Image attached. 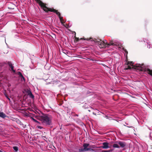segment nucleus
Instances as JSON below:
<instances>
[{"mask_svg": "<svg viewBox=\"0 0 152 152\" xmlns=\"http://www.w3.org/2000/svg\"><path fill=\"white\" fill-rule=\"evenodd\" d=\"M132 69L146 72L152 76V70L146 68L143 64H137L134 65L132 62H128L127 64V68L125 69Z\"/></svg>", "mask_w": 152, "mask_h": 152, "instance_id": "1", "label": "nucleus"}, {"mask_svg": "<svg viewBox=\"0 0 152 152\" xmlns=\"http://www.w3.org/2000/svg\"><path fill=\"white\" fill-rule=\"evenodd\" d=\"M37 3L39 4L45 12H48V11H50L56 13L58 17L61 16L60 13L58 10H55L53 8H49L48 7L46 6V4L42 2L40 0H38Z\"/></svg>", "mask_w": 152, "mask_h": 152, "instance_id": "2", "label": "nucleus"}, {"mask_svg": "<svg viewBox=\"0 0 152 152\" xmlns=\"http://www.w3.org/2000/svg\"><path fill=\"white\" fill-rule=\"evenodd\" d=\"M37 3L39 4L45 12H48V11H50L56 13L58 17L61 16L60 13L58 10H55L53 8H49L48 7L46 6V4L42 2L40 0H38Z\"/></svg>", "mask_w": 152, "mask_h": 152, "instance_id": "3", "label": "nucleus"}, {"mask_svg": "<svg viewBox=\"0 0 152 152\" xmlns=\"http://www.w3.org/2000/svg\"><path fill=\"white\" fill-rule=\"evenodd\" d=\"M37 119L41 121L43 124H50L51 122V119L47 115H43L42 116H37Z\"/></svg>", "mask_w": 152, "mask_h": 152, "instance_id": "4", "label": "nucleus"}, {"mask_svg": "<svg viewBox=\"0 0 152 152\" xmlns=\"http://www.w3.org/2000/svg\"><path fill=\"white\" fill-rule=\"evenodd\" d=\"M89 146V144L87 143L84 144L83 145V148L79 149V151L81 152L86 151H95L94 150L90 148H88Z\"/></svg>", "mask_w": 152, "mask_h": 152, "instance_id": "5", "label": "nucleus"}, {"mask_svg": "<svg viewBox=\"0 0 152 152\" xmlns=\"http://www.w3.org/2000/svg\"><path fill=\"white\" fill-rule=\"evenodd\" d=\"M8 8L10 9H14L16 7V6L14 4L10 3L8 2L7 3Z\"/></svg>", "mask_w": 152, "mask_h": 152, "instance_id": "6", "label": "nucleus"}, {"mask_svg": "<svg viewBox=\"0 0 152 152\" xmlns=\"http://www.w3.org/2000/svg\"><path fill=\"white\" fill-rule=\"evenodd\" d=\"M103 146H102V148H107L109 147L108 146V144L107 142H104L103 144Z\"/></svg>", "mask_w": 152, "mask_h": 152, "instance_id": "7", "label": "nucleus"}, {"mask_svg": "<svg viewBox=\"0 0 152 152\" xmlns=\"http://www.w3.org/2000/svg\"><path fill=\"white\" fill-rule=\"evenodd\" d=\"M106 43L107 42L106 41H103L101 42H99V44H100L102 47H103L105 46Z\"/></svg>", "mask_w": 152, "mask_h": 152, "instance_id": "8", "label": "nucleus"}, {"mask_svg": "<svg viewBox=\"0 0 152 152\" xmlns=\"http://www.w3.org/2000/svg\"><path fill=\"white\" fill-rule=\"evenodd\" d=\"M118 144L120 145V146L122 147H124L125 146V144L122 142H118Z\"/></svg>", "mask_w": 152, "mask_h": 152, "instance_id": "9", "label": "nucleus"}, {"mask_svg": "<svg viewBox=\"0 0 152 152\" xmlns=\"http://www.w3.org/2000/svg\"><path fill=\"white\" fill-rule=\"evenodd\" d=\"M9 65L10 66V67L11 68V70L13 72H15V71L14 70V69H13L14 67L12 66V64L11 63H9Z\"/></svg>", "mask_w": 152, "mask_h": 152, "instance_id": "10", "label": "nucleus"}, {"mask_svg": "<svg viewBox=\"0 0 152 152\" xmlns=\"http://www.w3.org/2000/svg\"><path fill=\"white\" fill-rule=\"evenodd\" d=\"M9 65L10 66V67L11 68V70L13 72H15V71L14 70V69H13L14 67L12 66V64L11 63H9Z\"/></svg>", "mask_w": 152, "mask_h": 152, "instance_id": "11", "label": "nucleus"}, {"mask_svg": "<svg viewBox=\"0 0 152 152\" xmlns=\"http://www.w3.org/2000/svg\"><path fill=\"white\" fill-rule=\"evenodd\" d=\"M6 115L3 112H0V117L4 118L6 117Z\"/></svg>", "mask_w": 152, "mask_h": 152, "instance_id": "12", "label": "nucleus"}, {"mask_svg": "<svg viewBox=\"0 0 152 152\" xmlns=\"http://www.w3.org/2000/svg\"><path fill=\"white\" fill-rule=\"evenodd\" d=\"M59 17V18L60 19V20L61 23H62V24H63L64 23V22L63 21L64 20H63V17H61V16L60 17Z\"/></svg>", "mask_w": 152, "mask_h": 152, "instance_id": "13", "label": "nucleus"}, {"mask_svg": "<svg viewBox=\"0 0 152 152\" xmlns=\"http://www.w3.org/2000/svg\"><path fill=\"white\" fill-rule=\"evenodd\" d=\"M113 146L114 148H119V146L116 143H115L113 145Z\"/></svg>", "mask_w": 152, "mask_h": 152, "instance_id": "14", "label": "nucleus"}, {"mask_svg": "<svg viewBox=\"0 0 152 152\" xmlns=\"http://www.w3.org/2000/svg\"><path fill=\"white\" fill-rule=\"evenodd\" d=\"M28 94L30 96L31 98H34V96L32 95V94L31 93V92L30 91H28Z\"/></svg>", "mask_w": 152, "mask_h": 152, "instance_id": "15", "label": "nucleus"}, {"mask_svg": "<svg viewBox=\"0 0 152 152\" xmlns=\"http://www.w3.org/2000/svg\"><path fill=\"white\" fill-rule=\"evenodd\" d=\"M13 149L16 152L18 150V148L17 147H13Z\"/></svg>", "mask_w": 152, "mask_h": 152, "instance_id": "16", "label": "nucleus"}, {"mask_svg": "<svg viewBox=\"0 0 152 152\" xmlns=\"http://www.w3.org/2000/svg\"><path fill=\"white\" fill-rule=\"evenodd\" d=\"M21 79H23L24 81H25V78H24V77H23V75H22L21 77Z\"/></svg>", "mask_w": 152, "mask_h": 152, "instance_id": "17", "label": "nucleus"}, {"mask_svg": "<svg viewBox=\"0 0 152 152\" xmlns=\"http://www.w3.org/2000/svg\"><path fill=\"white\" fill-rule=\"evenodd\" d=\"M37 128L38 129H41L42 128V127L41 126H37Z\"/></svg>", "mask_w": 152, "mask_h": 152, "instance_id": "18", "label": "nucleus"}, {"mask_svg": "<svg viewBox=\"0 0 152 152\" xmlns=\"http://www.w3.org/2000/svg\"><path fill=\"white\" fill-rule=\"evenodd\" d=\"M74 33H75V34H74V38H79L78 37H76V33L75 32H74Z\"/></svg>", "mask_w": 152, "mask_h": 152, "instance_id": "19", "label": "nucleus"}, {"mask_svg": "<svg viewBox=\"0 0 152 152\" xmlns=\"http://www.w3.org/2000/svg\"><path fill=\"white\" fill-rule=\"evenodd\" d=\"M18 75H19L20 76V77H21V76L22 75V74H21V72H19L18 73Z\"/></svg>", "mask_w": 152, "mask_h": 152, "instance_id": "20", "label": "nucleus"}, {"mask_svg": "<svg viewBox=\"0 0 152 152\" xmlns=\"http://www.w3.org/2000/svg\"><path fill=\"white\" fill-rule=\"evenodd\" d=\"M33 120V121H34L35 122H37V123H38V121H37V120H36L35 119H34V118H32Z\"/></svg>", "mask_w": 152, "mask_h": 152, "instance_id": "21", "label": "nucleus"}, {"mask_svg": "<svg viewBox=\"0 0 152 152\" xmlns=\"http://www.w3.org/2000/svg\"><path fill=\"white\" fill-rule=\"evenodd\" d=\"M110 45H116V44H114V43H111L110 44Z\"/></svg>", "mask_w": 152, "mask_h": 152, "instance_id": "22", "label": "nucleus"}, {"mask_svg": "<svg viewBox=\"0 0 152 152\" xmlns=\"http://www.w3.org/2000/svg\"><path fill=\"white\" fill-rule=\"evenodd\" d=\"M38 0H35V1L37 2L38 1Z\"/></svg>", "mask_w": 152, "mask_h": 152, "instance_id": "23", "label": "nucleus"}, {"mask_svg": "<svg viewBox=\"0 0 152 152\" xmlns=\"http://www.w3.org/2000/svg\"><path fill=\"white\" fill-rule=\"evenodd\" d=\"M7 97V98H8V99L9 100H10V99L8 97Z\"/></svg>", "mask_w": 152, "mask_h": 152, "instance_id": "24", "label": "nucleus"}, {"mask_svg": "<svg viewBox=\"0 0 152 152\" xmlns=\"http://www.w3.org/2000/svg\"><path fill=\"white\" fill-rule=\"evenodd\" d=\"M77 39V40H78V39L76 38V39Z\"/></svg>", "mask_w": 152, "mask_h": 152, "instance_id": "25", "label": "nucleus"}, {"mask_svg": "<svg viewBox=\"0 0 152 152\" xmlns=\"http://www.w3.org/2000/svg\"><path fill=\"white\" fill-rule=\"evenodd\" d=\"M150 45H149V47H148L149 48H150Z\"/></svg>", "mask_w": 152, "mask_h": 152, "instance_id": "26", "label": "nucleus"}, {"mask_svg": "<svg viewBox=\"0 0 152 152\" xmlns=\"http://www.w3.org/2000/svg\"><path fill=\"white\" fill-rule=\"evenodd\" d=\"M63 25L64 26H65L64 25V24H63Z\"/></svg>", "mask_w": 152, "mask_h": 152, "instance_id": "27", "label": "nucleus"}, {"mask_svg": "<svg viewBox=\"0 0 152 152\" xmlns=\"http://www.w3.org/2000/svg\"><path fill=\"white\" fill-rule=\"evenodd\" d=\"M148 47H149V46H148Z\"/></svg>", "mask_w": 152, "mask_h": 152, "instance_id": "28", "label": "nucleus"}]
</instances>
